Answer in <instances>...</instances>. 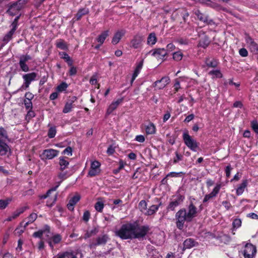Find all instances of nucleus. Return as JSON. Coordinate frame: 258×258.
<instances>
[{"label": "nucleus", "instance_id": "f257e3e1", "mask_svg": "<svg viewBox=\"0 0 258 258\" xmlns=\"http://www.w3.org/2000/svg\"><path fill=\"white\" fill-rule=\"evenodd\" d=\"M150 230L148 225L140 226L137 222L123 224L116 231V235L122 239H143Z\"/></svg>", "mask_w": 258, "mask_h": 258}, {"label": "nucleus", "instance_id": "f03ea898", "mask_svg": "<svg viewBox=\"0 0 258 258\" xmlns=\"http://www.w3.org/2000/svg\"><path fill=\"white\" fill-rule=\"evenodd\" d=\"M198 209L192 201L185 208H182L178 211L175 214L176 224L179 229L183 228L185 222H190L197 216Z\"/></svg>", "mask_w": 258, "mask_h": 258}, {"label": "nucleus", "instance_id": "7ed1b4c3", "mask_svg": "<svg viewBox=\"0 0 258 258\" xmlns=\"http://www.w3.org/2000/svg\"><path fill=\"white\" fill-rule=\"evenodd\" d=\"M9 141L7 131L3 127H0V155L4 156L10 150L8 145Z\"/></svg>", "mask_w": 258, "mask_h": 258}, {"label": "nucleus", "instance_id": "20e7f679", "mask_svg": "<svg viewBox=\"0 0 258 258\" xmlns=\"http://www.w3.org/2000/svg\"><path fill=\"white\" fill-rule=\"evenodd\" d=\"M182 138L184 144L189 149L194 152L197 151L199 143L189 136L187 130L183 132Z\"/></svg>", "mask_w": 258, "mask_h": 258}, {"label": "nucleus", "instance_id": "39448f33", "mask_svg": "<svg viewBox=\"0 0 258 258\" xmlns=\"http://www.w3.org/2000/svg\"><path fill=\"white\" fill-rule=\"evenodd\" d=\"M37 75L35 72L26 74L23 75L22 78L24 80L23 85L19 89V91L26 90L29 88L31 83L37 80Z\"/></svg>", "mask_w": 258, "mask_h": 258}, {"label": "nucleus", "instance_id": "423d86ee", "mask_svg": "<svg viewBox=\"0 0 258 258\" xmlns=\"http://www.w3.org/2000/svg\"><path fill=\"white\" fill-rule=\"evenodd\" d=\"M59 151L53 149L44 150L40 157L42 160H51L58 156Z\"/></svg>", "mask_w": 258, "mask_h": 258}, {"label": "nucleus", "instance_id": "0eeeda50", "mask_svg": "<svg viewBox=\"0 0 258 258\" xmlns=\"http://www.w3.org/2000/svg\"><path fill=\"white\" fill-rule=\"evenodd\" d=\"M184 199V196L178 195L175 197L168 204L167 207V211H174L175 209L180 205Z\"/></svg>", "mask_w": 258, "mask_h": 258}, {"label": "nucleus", "instance_id": "6e6552de", "mask_svg": "<svg viewBox=\"0 0 258 258\" xmlns=\"http://www.w3.org/2000/svg\"><path fill=\"white\" fill-rule=\"evenodd\" d=\"M256 252L255 246L251 243H247L243 251L244 258H253Z\"/></svg>", "mask_w": 258, "mask_h": 258}, {"label": "nucleus", "instance_id": "1a4fd4ad", "mask_svg": "<svg viewBox=\"0 0 258 258\" xmlns=\"http://www.w3.org/2000/svg\"><path fill=\"white\" fill-rule=\"evenodd\" d=\"M198 19L204 23L209 25H213L215 22L212 19H210L207 15L202 13L199 10H197L194 12Z\"/></svg>", "mask_w": 258, "mask_h": 258}, {"label": "nucleus", "instance_id": "9d476101", "mask_svg": "<svg viewBox=\"0 0 258 258\" xmlns=\"http://www.w3.org/2000/svg\"><path fill=\"white\" fill-rule=\"evenodd\" d=\"M221 187V184L220 183H217L213 188L212 191L205 196L203 201V203H207L210 201L211 199L215 198L219 192Z\"/></svg>", "mask_w": 258, "mask_h": 258}, {"label": "nucleus", "instance_id": "9b49d317", "mask_svg": "<svg viewBox=\"0 0 258 258\" xmlns=\"http://www.w3.org/2000/svg\"><path fill=\"white\" fill-rule=\"evenodd\" d=\"M245 41L250 51L254 54H258V45L248 35L245 36Z\"/></svg>", "mask_w": 258, "mask_h": 258}, {"label": "nucleus", "instance_id": "f8f14e48", "mask_svg": "<svg viewBox=\"0 0 258 258\" xmlns=\"http://www.w3.org/2000/svg\"><path fill=\"white\" fill-rule=\"evenodd\" d=\"M100 163L98 161H94L91 163L90 169L89 171L88 175L90 176H95L98 175L100 172Z\"/></svg>", "mask_w": 258, "mask_h": 258}, {"label": "nucleus", "instance_id": "ddd939ff", "mask_svg": "<svg viewBox=\"0 0 258 258\" xmlns=\"http://www.w3.org/2000/svg\"><path fill=\"white\" fill-rule=\"evenodd\" d=\"M143 41V37L142 36L137 34L135 35L131 41V47L138 49L141 47L142 42Z\"/></svg>", "mask_w": 258, "mask_h": 258}, {"label": "nucleus", "instance_id": "4468645a", "mask_svg": "<svg viewBox=\"0 0 258 258\" xmlns=\"http://www.w3.org/2000/svg\"><path fill=\"white\" fill-rule=\"evenodd\" d=\"M150 53L156 58L161 59L167 55V51L164 48H156L150 51Z\"/></svg>", "mask_w": 258, "mask_h": 258}, {"label": "nucleus", "instance_id": "2eb2a0df", "mask_svg": "<svg viewBox=\"0 0 258 258\" xmlns=\"http://www.w3.org/2000/svg\"><path fill=\"white\" fill-rule=\"evenodd\" d=\"M109 239V237L107 234L99 236L96 238L94 242L90 244V246L96 247L98 245H105Z\"/></svg>", "mask_w": 258, "mask_h": 258}, {"label": "nucleus", "instance_id": "dca6fc26", "mask_svg": "<svg viewBox=\"0 0 258 258\" xmlns=\"http://www.w3.org/2000/svg\"><path fill=\"white\" fill-rule=\"evenodd\" d=\"M169 82L170 79L168 77H163L160 80L155 81L154 83V86L157 87L159 89H162L168 84Z\"/></svg>", "mask_w": 258, "mask_h": 258}, {"label": "nucleus", "instance_id": "f3484780", "mask_svg": "<svg viewBox=\"0 0 258 258\" xmlns=\"http://www.w3.org/2000/svg\"><path fill=\"white\" fill-rule=\"evenodd\" d=\"M156 200L157 202V204L153 205L150 206L145 212V214L148 216H151L154 214L159 209V208L162 206V202L158 198L156 199Z\"/></svg>", "mask_w": 258, "mask_h": 258}, {"label": "nucleus", "instance_id": "a211bd4d", "mask_svg": "<svg viewBox=\"0 0 258 258\" xmlns=\"http://www.w3.org/2000/svg\"><path fill=\"white\" fill-rule=\"evenodd\" d=\"M77 99V98L76 96H73L66 102L62 110L63 113H67L71 111L72 109L73 108V104Z\"/></svg>", "mask_w": 258, "mask_h": 258}, {"label": "nucleus", "instance_id": "6ab92c4d", "mask_svg": "<svg viewBox=\"0 0 258 258\" xmlns=\"http://www.w3.org/2000/svg\"><path fill=\"white\" fill-rule=\"evenodd\" d=\"M21 10V6H18L16 3H14L9 6L7 13L11 16H14L18 14Z\"/></svg>", "mask_w": 258, "mask_h": 258}, {"label": "nucleus", "instance_id": "aec40b11", "mask_svg": "<svg viewBox=\"0 0 258 258\" xmlns=\"http://www.w3.org/2000/svg\"><path fill=\"white\" fill-rule=\"evenodd\" d=\"M125 31L124 30H120L117 31L114 35L112 39V43L114 45L117 44L121 38L124 35Z\"/></svg>", "mask_w": 258, "mask_h": 258}, {"label": "nucleus", "instance_id": "412c9836", "mask_svg": "<svg viewBox=\"0 0 258 258\" xmlns=\"http://www.w3.org/2000/svg\"><path fill=\"white\" fill-rule=\"evenodd\" d=\"M183 245V250H184L185 249H189L194 246H197L198 245V243L192 238H187L184 241Z\"/></svg>", "mask_w": 258, "mask_h": 258}, {"label": "nucleus", "instance_id": "4be33fe9", "mask_svg": "<svg viewBox=\"0 0 258 258\" xmlns=\"http://www.w3.org/2000/svg\"><path fill=\"white\" fill-rule=\"evenodd\" d=\"M143 63H144L143 59H142L139 62L137 63L136 67L135 68V70L132 76V80H131V83H133V82L134 81V80L136 79L137 77L139 74L141 69L143 68Z\"/></svg>", "mask_w": 258, "mask_h": 258}, {"label": "nucleus", "instance_id": "5701e85b", "mask_svg": "<svg viewBox=\"0 0 258 258\" xmlns=\"http://www.w3.org/2000/svg\"><path fill=\"white\" fill-rule=\"evenodd\" d=\"M80 198V196L79 195H75L72 197L70 200L69 202L67 205L68 209L70 211H73L74 210V206L79 201Z\"/></svg>", "mask_w": 258, "mask_h": 258}, {"label": "nucleus", "instance_id": "b1692460", "mask_svg": "<svg viewBox=\"0 0 258 258\" xmlns=\"http://www.w3.org/2000/svg\"><path fill=\"white\" fill-rule=\"evenodd\" d=\"M99 231V226H93L92 229L88 230L84 235V238L87 239L92 236L96 235Z\"/></svg>", "mask_w": 258, "mask_h": 258}, {"label": "nucleus", "instance_id": "393cba45", "mask_svg": "<svg viewBox=\"0 0 258 258\" xmlns=\"http://www.w3.org/2000/svg\"><path fill=\"white\" fill-rule=\"evenodd\" d=\"M123 98H120L117 99L116 101L112 102V103L108 107L106 113L109 115L111 114L113 110H114L117 106L122 102Z\"/></svg>", "mask_w": 258, "mask_h": 258}, {"label": "nucleus", "instance_id": "a878e982", "mask_svg": "<svg viewBox=\"0 0 258 258\" xmlns=\"http://www.w3.org/2000/svg\"><path fill=\"white\" fill-rule=\"evenodd\" d=\"M61 240V236L59 234H56L53 236L48 240V243L49 245L51 247L52 249H53L54 245L59 243Z\"/></svg>", "mask_w": 258, "mask_h": 258}, {"label": "nucleus", "instance_id": "bb28decb", "mask_svg": "<svg viewBox=\"0 0 258 258\" xmlns=\"http://www.w3.org/2000/svg\"><path fill=\"white\" fill-rule=\"evenodd\" d=\"M210 43V40L209 37L206 35H204L201 38L198 44V46L206 48L209 46Z\"/></svg>", "mask_w": 258, "mask_h": 258}, {"label": "nucleus", "instance_id": "cd10ccee", "mask_svg": "<svg viewBox=\"0 0 258 258\" xmlns=\"http://www.w3.org/2000/svg\"><path fill=\"white\" fill-rule=\"evenodd\" d=\"M67 159H68V157L63 156L59 158V169L61 171H63L69 166V162L67 160Z\"/></svg>", "mask_w": 258, "mask_h": 258}, {"label": "nucleus", "instance_id": "c85d7f7f", "mask_svg": "<svg viewBox=\"0 0 258 258\" xmlns=\"http://www.w3.org/2000/svg\"><path fill=\"white\" fill-rule=\"evenodd\" d=\"M16 30V29L12 27L10 31H9L4 37L3 41L4 42L5 44L7 43L9 41H10L12 38L13 34L15 33V31Z\"/></svg>", "mask_w": 258, "mask_h": 258}, {"label": "nucleus", "instance_id": "c756f323", "mask_svg": "<svg viewBox=\"0 0 258 258\" xmlns=\"http://www.w3.org/2000/svg\"><path fill=\"white\" fill-rule=\"evenodd\" d=\"M247 185V180L246 179L242 180V183L238 186L236 189L237 195L239 196L242 195Z\"/></svg>", "mask_w": 258, "mask_h": 258}, {"label": "nucleus", "instance_id": "7c9ffc66", "mask_svg": "<svg viewBox=\"0 0 258 258\" xmlns=\"http://www.w3.org/2000/svg\"><path fill=\"white\" fill-rule=\"evenodd\" d=\"M157 40L156 34L154 32L151 33L147 38V44L149 45H154Z\"/></svg>", "mask_w": 258, "mask_h": 258}, {"label": "nucleus", "instance_id": "2f4dec72", "mask_svg": "<svg viewBox=\"0 0 258 258\" xmlns=\"http://www.w3.org/2000/svg\"><path fill=\"white\" fill-rule=\"evenodd\" d=\"M81 254L79 253L74 254L73 253L66 252L59 255L57 258H78L79 256L81 257Z\"/></svg>", "mask_w": 258, "mask_h": 258}, {"label": "nucleus", "instance_id": "473e14b6", "mask_svg": "<svg viewBox=\"0 0 258 258\" xmlns=\"http://www.w3.org/2000/svg\"><path fill=\"white\" fill-rule=\"evenodd\" d=\"M146 133L148 135H152L155 133L156 127L154 124L150 122L148 125L146 126L145 128Z\"/></svg>", "mask_w": 258, "mask_h": 258}, {"label": "nucleus", "instance_id": "72a5a7b5", "mask_svg": "<svg viewBox=\"0 0 258 258\" xmlns=\"http://www.w3.org/2000/svg\"><path fill=\"white\" fill-rule=\"evenodd\" d=\"M109 31L106 30L103 31L100 35L98 36L97 38V41L98 42L100 43V44H102L106 37L108 36Z\"/></svg>", "mask_w": 258, "mask_h": 258}, {"label": "nucleus", "instance_id": "f704fd0d", "mask_svg": "<svg viewBox=\"0 0 258 258\" xmlns=\"http://www.w3.org/2000/svg\"><path fill=\"white\" fill-rule=\"evenodd\" d=\"M205 63L207 67L210 68H216L218 63L216 59L214 58L210 59L209 58H206Z\"/></svg>", "mask_w": 258, "mask_h": 258}, {"label": "nucleus", "instance_id": "c9c22d12", "mask_svg": "<svg viewBox=\"0 0 258 258\" xmlns=\"http://www.w3.org/2000/svg\"><path fill=\"white\" fill-rule=\"evenodd\" d=\"M88 13L89 10L87 8H83L80 9L76 15L77 20H79L82 17V16L87 14Z\"/></svg>", "mask_w": 258, "mask_h": 258}, {"label": "nucleus", "instance_id": "e433bc0d", "mask_svg": "<svg viewBox=\"0 0 258 258\" xmlns=\"http://www.w3.org/2000/svg\"><path fill=\"white\" fill-rule=\"evenodd\" d=\"M45 231H48V232L49 231V226L46 225L44 226V230H38V231L35 232L33 233V237H36V238H41L43 235V232Z\"/></svg>", "mask_w": 258, "mask_h": 258}, {"label": "nucleus", "instance_id": "4c0bfd02", "mask_svg": "<svg viewBox=\"0 0 258 258\" xmlns=\"http://www.w3.org/2000/svg\"><path fill=\"white\" fill-rule=\"evenodd\" d=\"M37 215L35 213H32L28 217V221L24 224V227H26L29 223H33L37 218Z\"/></svg>", "mask_w": 258, "mask_h": 258}, {"label": "nucleus", "instance_id": "58836bf2", "mask_svg": "<svg viewBox=\"0 0 258 258\" xmlns=\"http://www.w3.org/2000/svg\"><path fill=\"white\" fill-rule=\"evenodd\" d=\"M56 47L62 50H67L68 46L64 40L59 39L56 43Z\"/></svg>", "mask_w": 258, "mask_h": 258}, {"label": "nucleus", "instance_id": "ea45409f", "mask_svg": "<svg viewBox=\"0 0 258 258\" xmlns=\"http://www.w3.org/2000/svg\"><path fill=\"white\" fill-rule=\"evenodd\" d=\"M27 209L26 207H23L15 211L12 215L14 218L15 219L18 217L21 214L23 213Z\"/></svg>", "mask_w": 258, "mask_h": 258}, {"label": "nucleus", "instance_id": "a19ab883", "mask_svg": "<svg viewBox=\"0 0 258 258\" xmlns=\"http://www.w3.org/2000/svg\"><path fill=\"white\" fill-rule=\"evenodd\" d=\"M56 133V127L55 126H51L48 130L47 136L50 139H51L55 137Z\"/></svg>", "mask_w": 258, "mask_h": 258}, {"label": "nucleus", "instance_id": "79ce46f5", "mask_svg": "<svg viewBox=\"0 0 258 258\" xmlns=\"http://www.w3.org/2000/svg\"><path fill=\"white\" fill-rule=\"evenodd\" d=\"M209 74L218 78H221L223 76L221 71L219 70L211 71L209 72Z\"/></svg>", "mask_w": 258, "mask_h": 258}, {"label": "nucleus", "instance_id": "37998d69", "mask_svg": "<svg viewBox=\"0 0 258 258\" xmlns=\"http://www.w3.org/2000/svg\"><path fill=\"white\" fill-rule=\"evenodd\" d=\"M147 203L145 200L141 201L139 204V208L142 212H144L146 210L147 211Z\"/></svg>", "mask_w": 258, "mask_h": 258}, {"label": "nucleus", "instance_id": "c03bdc74", "mask_svg": "<svg viewBox=\"0 0 258 258\" xmlns=\"http://www.w3.org/2000/svg\"><path fill=\"white\" fill-rule=\"evenodd\" d=\"M183 57V54L180 51H177L173 53V58L176 61H179L181 60Z\"/></svg>", "mask_w": 258, "mask_h": 258}, {"label": "nucleus", "instance_id": "a18cd8bd", "mask_svg": "<svg viewBox=\"0 0 258 258\" xmlns=\"http://www.w3.org/2000/svg\"><path fill=\"white\" fill-rule=\"evenodd\" d=\"M68 85L66 82H62L57 87V91L62 92L65 91L68 88Z\"/></svg>", "mask_w": 258, "mask_h": 258}, {"label": "nucleus", "instance_id": "49530a36", "mask_svg": "<svg viewBox=\"0 0 258 258\" xmlns=\"http://www.w3.org/2000/svg\"><path fill=\"white\" fill-rule=\"evenodd\" d=\"M104 208V204L102 202H97L95 205V208L96 211L101 212Z\"/></svg>", "mask_w": 258, "mask_h": 258}, {"label": "nucleus", "instance_id": "de8ad7c7", "mask_svg": "<svg viewBox=\"0 0 258 258\" xmlns=\"http://www.w3.org/2000/svg\"><path fill=\"white\" fill-rule=\"evenodd\" d=\"M19 65L22 71L25 72H28L29 70V68L28 66L26 64V63L23 62H19Z\"/></svg>", "mask_w": 258, "mask_h": 258}, {"label": "nucleus", "instance_id": "09e8293b", "mask_svg": "<svg viewBox=\"0 0 258 258\" xmlns=\"http://www.w3.org/2000/svg\"><path fill=\"white\" fill-rule=\"evenodd\" d=\"M233 226L234 228H238L241 225V221L240 219H235L232 223Z\"/></svg>", "mask_w": 258, "mask_h": 258}, {"label": "nucleus", "instance_id": "8fccbe9b", "mask_svg": "<svg viewBox=\"0 0 258 258\" xmlns=\"http://www.w3.org/2000/svg\"><path fill=\"white\" fill-rule=\"evenodd\" d=\"M90 218V213L89 211H85L83 214V220L85 222H87Z\"/></svg>", "mask_w": 258, "mask_h": 258}, {"label": "nucleus", "instance_id": "3c124183", "mask_svg": "<svg viewBox=\"0 0 258 258\" xmlns=\"http://www.w3.org/2000/svg\"><path fill=\"white\" fill-rule=\"evenodd\" d=\"M182 155L179 154L177 152H175V157L173 159V163L176 164L182 160Z\"/></svg>", "mask_w": 258, "mask_h": 258}, {"label": "nucleus", "instance_id": "603ef678", "mask_svg": "<svg viewBox=\"0 0 258 258\" xmlns=\"http://www.w3.org/2000/svg\"><path fill=\"white\" fill-rule=\"evenodd\" d=\"M183 173L182 172H171L167 174L166 175V177H176L181 176L182 174H183Z\"/></svg>", "mask_w": 258, "mask_h": 258}, {"label": "nucleus", "instance_id": "864d4df0", "mask_svg": "<svg viewBox=\"0 0 258 258\" xmlns=\"http://www.w3.org/2000/svg\"><path fill=\"white\" fill-rule=\"evenodd\" d=\"M251 126L255 133L258 134V123L256 120H252L251 122Z\"/></svg>", "mask_w": 258, "mask_h": 258}, {"label": "nucleus", "instance_id": "5fc2aeb1", "mask_svg": "<svg viewBox=\"0 0 258 258\" xmlns=\"http://www.w3.org/2000/svg\"><path fill=\"white\" fill-rule=\"evenodd\" d=\"M31 57L30 55H23L21 56V57L20 58L19 62H23L26 63V62L27 61H28L29 60H31Z\"/></svg>", "mask_w": 258, "mask_h": 258}, {"label": "nucleus", "instance_id": "6e6d98bb", "mask_svg": "<svg viewBox=\"0 0 258 258\" xmlns=\"http://www.w3.org/2000/svg\"><path fill=\"white\" fill-rule=\"evenodd\" d=\"M20 15H19V16H17L14 20L13 21V23L11 24V27H13L16 29H17V27H18V21H19V19L20 18Z\"/></svg>", "mask_w": 258, "mask_h": 258}, {"label": "nucleus", "instance_id": "4d7b16f0", "mask_svg": "<svg viewBox=\"0 0 258 258\" xmlns=\"http://www.w3.org/2000/svg\"><path fill=\"white\" fill-rule=\"evenodd\" d=\"M58 177L59 179H61L60 181L61 182L63 180L66 179L68 177V175H67V173L66 172H61L58 174Z\"/></svg>", "mask_w": 258, "mask_h": 258}, {"label": "nucleus", "instance_id": "13d9d810", "mask_svg": "<svg viewBox=\"0 0 258 258\" xmlns=\"http://www.w3.org/2000/svg\"><path fill=\"white\" fill-rule=\"evenodd\" d=\"M61 183V181H58L57 182V184L54 186L49 189L47 192L45 194L46 195H47V197H49V194L51 193V191H55L56 189L58 188V187L59 186V185Z\"/></svg>", "mask_w": 258, "mask_h": 258}, {"label": "nucleus", "instance_id": "bf43d9fd", "mask_svg": "<svg viewBox=\"0 0 258 258\" xmlns=\"http://www.w3.org/2000/svg\"><path fill=\"white\" fill-rule=\"evenodd\" d=\"M24 105L26 109H31L32 108V103L31 100H24Z\"/></svg>", "mask_w": 258, "mask_h": 258}, {"label": "nucleus", "instance_id": "052dcab7", "mask_svg": "<svg viewBox=\"0 0 258 258\" xmlns=\"http://www.w3.org/2000/svg\"><path fill=\"white\" fill-rule=\"evenodd\" d=\"M72 148L71 147H68L67 148H66L63 152H62V154H67L69 156H72Z\"/></svg>", "mask_w": 258, "mask_h": 258}, {"label": "nucleus", "instance_id": "680f3d73", "mask_svg": "<svg viewBox=\"0 0 258 258\" xmlns=\"http://www.w3.org/2000/svg\"><path fill=\"white\" fill-rule=\"evenodd\" d=\"M8 204H9L8 201L0 200V209H4L6 208Z\"/></svg>", "mask_w": 258, "mask_h": 258}, {"label": "nucleus", "instance_id": "e2e57ef3", "mask_svg": "<svg viewBox=\"0 0 258 258\" xmlns=\"http://www.w3.org/2000/svg\"><path fill=\"white\" fill-rule=\"evenodd\" d=\"M239 54L242 57H246L248 55L247 50L244 48H241L239 51Z\"/></svg>", "mask_w": 258, "mask_h": 258}, {"label": "nucleus", "instance_id": "0e129e2a", "mask_svg": "<svg viewBox=\"0 0 258 258\" xmlns=\"http://www.w3.org/2000/svg\"><path fill=\"white\" fill-rule=\"evenodd\" d=\"M222 204L227 210H229L232 207L230 203L227 201H223Z\"/></svg>", "mask_w": 258, "mask_h": 258}, {"label": "nucleus", "instance_id": "69168bd1", "mask_svg": "<svg viewBox=\"0 0 258 258\" xmlns=\"http://www.w3.org/2000/svg\"><path fill=\"white\" fill-rule=\"evenodd\" d=\"M232 169V168L231 167V165H227L226 167L225 171L226 176L227 177H229V176H230V173H231V171Z\"/></svg>", "mask_w": 258, "mask_h": 258}, {"label": "nucleus", "instance_id": "338daca9", "mask_svg": "<svg viewBox=\"0 0 258 258\" xmlns=\"http://www.w3.org/2000/svg\"><path fill=\"white\" fill-rule=\"evenodd\" d=\"M28 2V0H18L16 3L18 6H21V9H22Z\"/></svg>", "mask_w": 258, "mask_h": 258}, {"label": "nucleus", "instance_id": "774afa93", "mask_svg": "<svg viewBox=\"0 0 258 258\" xmlns=\"http://www.w3.org/2000/svg\"><path fill=\"white\" fill-rule=\"evenodd\" d=\"M135 141L140 142V143H143L145 140V138L143 135H138L135 138Z\"/></svg>", "mask_w": 258, "mask_h": 258}]
</instances>
